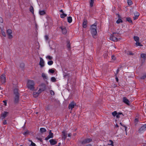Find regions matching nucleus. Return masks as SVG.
<instances>
[{"instance_id": "a878e982", "label": "nucleus", "mask_w": 146, "mask_h": 146, "mask_svg": "<svg viewBox=\"0 0 146 146\" xmlns=\"http://www.w3.org/2000/svg\"><path fill=\"white\" fill-rule=\"evenodd\" d=\"M94 3V0H90V6L91 7L93 6V4Z\"/></svg>"}, {"instance_id": "a19ab883", "label": "nucleus", "mask_w": 146, "mask_h": 146, "mask_svg": "<svg viewBox=\"0 0 146 146\" xmlns=\"http://www.w3.org/2000/svg\"><path fill=\"white\" fill-rule=\"evenodd\" d=\"M127 3L129 5H131L132 4V1L129 0H128L127 1Z\"/></svg>"}, {"instance_id": "72a5a7b5", "label": "nucleus", "mask_w": 146, "mask_h": 146, "mask_svg": "<svg viewBox=\"0 0 146 146\" xmlns=\"http://www.w3.org/2000/svg\"><path fill=\"white\" fill-rule=\"evenodd\" d=\"M46 58L50 60H51L52 59L53 57L49 55H48L46 57Z\"/></svg>"}, {"instance_id": "f3484780", "label": "nucleus", "mask_w": 146, "mask_h": 146, "mask_svg": "<svg viewBox=\"0 0 146 146\" xmlns=\"http://www.w3.org/2000/svg\"><path fill=\"white\" fill-rule=\"evenodd\" d=\"M134 14L135 16L133 17V19L134 20H135L138 19L139 15V14L138 12H136L134 13Z\"/></svg>"}, {"instance_id": "ddd939ff", "label": "nucleus", "mask_w": 146, "mask_h": 146, "mask_svg": "<svg viewBox=\"0 0 146 146\" xmlns=\"http://www.w3.org/2000/svg\"><path fill=\"white\" fill-rule=\"evenodd\" d=\"M8 112H5L4 113L1 114L0 118L3 120L7 116Z\"/></svg>"}, {"instance_id": "4468645a", "label": "nucleus", "mask_w": 146, "mask_h": 146, "mask_svg": "<svg viewBox=\"0 0 146 146\" xmlns=\"http://www.w3.org/2000/svg\"><path fill=\"white\" fill-rule=\"evenodd\" d=\"M91 31L93 37L95 38L94 36L97 33L96 29L91 30Z\"/></svg>"}, {"instance_id": "cd10ccee", "label": "nucleus", "mask_w": 146, "mask_h": 146, "mask_svg": "<svg viewBox=\"0 0 146 146\" xmlns=\"http://www.w3.org/2000/svg\"><path fill=\"white\" fill-rule=\"evenodd\" d=\"M39 13L40 15H43L45 14V12L44 11H40Z\"/></svg>"}, {"instance_id": "603ef678", "label": "nucleus", "mask_w": 146, "mask_h": 146, "mask_svg": "<svg viewBox=\"0 0 146 146\" xmlns=\"http://www.w3.org/2000/svg\"><path fill=\"white\" fill-rule=\"evenodd\" d=\"M111 58L113 60H115V57L113 55L111 56Z\"/></svg>"}, {"instance_id": "ea45409f", "label": "nucleus", "mask_w": 146, "mask_h": 146, "mask_svg": "<svg viewBox=\"0 0 146 146\" xmlns=\"http://www.w3.org/2000/svg\"><path fill=\"white\" fill-rule=\"evenodd\" d=\"M29 133V131L28 130H27L26 131L24 132L23 133V134L25 135L28 134Z\"/></svg>"}, {"instance_id": "a211bd4d", "label": "nucleus", "mask_w": 146, "mask_h": 146, "mask_svg": "<svg viewBox=\"0 0 146 146\" xmlns=\"http://www.w3.org/2000/svg\"><path fill=\"white\" fill-rule=\"evenodd\" d=\"M50 144L52 145H54L56 144L57 142L53 139H51L49 140Z\"/></svg>"}, {"instance_id": "5fc2aeb1", "label": "nucleus", "mask_w": 146, "mask_h": 146, "mask_svg": "<svg viewBox=\"0 0 146 146\" xmlns=\"http://www.w3.org/2000/svg\"><path fill=\"white\" fill-rule=\"evenodd\" d=\"M45 38L46 40H47L48 39V37L47 35H45Z\"/></svg>"}, {"instance_id": "6ab92c4d", "label": "nucleus", "mask_w": 146, "mask_h": 146, "mask_svg": "<svg viewBox=\"0 0 146 146\" xmlns=\"http://www.w3.org/2000/svg\"><path fill=\"white\" fill-rule=\"evenodd\" d=\"M19 97L18 95L15 96V103H17L19 101Z\"/></svg>"}, {"instance_id": "20e7f679", "label": "nucleus", "mask_w": 146, "mask_h": 146, "mask_svg": "<svg viewBox=\"0 0 146 146\" xmlns=\"http://www.w3.org/2000/svg\"><path fill=\"white\" fill-rule=\"evenodd\" d=\"M7 33L8 36V38L9 39H11L13 38V36L12 35V31L10 29H8L6 31Z\"/></svg>"}, {"instance_id": "bb28decb", "label": "nucleus", "mask_w": 146, "mask_h": 146, "mask_svg": "<svg viewBox=\"0 0 146 146\" xmlns=\"http://www.w3.org/2000/svg\"><path fill=\"white\" fill-rule=\"evenodd\" d=\"M30 11L33 14H34V9L33 7L31 6L30 7Z\"/></svg>"}, {"instance_id": "2f4dec72", "label": "nucleus", "mask_w": 146, "mask_h": 146, "mask_svg": "<svg viewBox=\"0 0 146 146\" xmlns=\"http://www.w3.org/2000/svg\"><path fill=\"white\" fill-rule=\"evenodd\" d=\"M42 76L44 79H47V78L46 76V74L44 73L42 74Z\"/></svg>"}, {"instance_id": "680f3d73", "label": "nucleus", "mask_w": 146, "mask_h": 146, "mask_svg": "<svg viewBox=\"0 0 146 146\" xmlns=\"http://www.w3.org/2000/svg\"><path fill=\"white\" fill-rule=\"evenodd\" d=\"M21 65L22 66V67H23L24 66V64L23 63L21 64Z\"/></svg>"}, {"instance_id": "393cba45", "label": "nucleus", "mask_w": 146, "mask_h": 146, "mask_svg": "<svg viewBox=\"0 0 146 146\" xmlns=\"http://www.w3.org/2000/svg\"><path fill=\"white\" fill-rule=\"evenodd\" d=\"M40 132L42 133H43L44 132H45L46 131L45 129L43 128H40Z\"/></svg>"}, {"instance_id": "0eeeda50", "label": "nucleus", "mask_w": 146, "mask_h": 146, "mask_svg": "<svg viewBox=\"0 0 146 146\" xmlns=\"http://www.w3.org/2000/svg\"><path fill=\"white\" fill-rule=\"evenodd\" d=\"M76 105V104L74 101L71 102L68 105V108L69 109H71L72 110V108L74 107Z\"/></svg>"}, {"instance_id": "c85d7f7f", "label": "nucleus", "mask_w": 146, "mask_h": 146, "mask_svg": "<svg viewBox=\"0 0 146 146\" xmlns=\"http://www.w3.org/2000/svg\"><path fill=\"white\" fill-rule=\"evenodd\" d=\"M126 20L130 23H132V21L130 17H127L126 18Z\"/></svg>"}, {"instance_id": "c03bdc74", "label": "nucleus", "mask_w": 146, "mask_h": 146, "mask_svg": "<svg viewBox=\"0 0 146 146\" xmlns=\"http://www.w3.org/2000/svg\"><path fill=\"white\" fill-rule=\"evenodd\" d=\"M67 47L68 48H70V44L69 42H68L67 44Z\"/></svg>"}, {"instance_id": "e433bc0d", "label": "nucleus", "mask_w": 146, "mask_h": 146, "mask_svg": "<svg viewBox=\"0 0 146 146\" xmlns=\"http://www.w3.org/2000/svg\"><path fill=\"white\" fill-rule=\"evenodd\" d=\"M67 16V15L65 14L64 13L60 15V17L62 18H63Z\"/></svg>"}, {"instance_id": "c756f323", "label": "nucleus", "mask_w": 146, "mask_h": 146, "mask_svg": "<svg viewBox=\"0 0 146 146\" xmlns=\"http://www.w3.org/2000/svg\"><path fill=\"white\" fill-rule=\"evenodd\" d=\"M51 80L52 82H55L56 81V79L54 77H52L51 78Z\"/></svg>"}, {"instance_id": "6e6d98bb", "label": "nucleus", "mask_w": 146, "mask_h": 146, "mask_svg": "<svg viewBox=\"0 0 146 146\" xmlns=\"http://www.w3.org/2000/svg\"><path fill=\"white\" fill-rule=\"evenodd\" d=\"M7 123L6 120H5L3 122V124L4 125H5Z\"/></svg>"}, {"instance_id": "13d9d810", "label": "nucleus", "mask_w": 146, "mask_h": 146, "mask_svg": "<svg viewBox=\"0 0 146 146\" xmlns=\"http://www.w3.org/2000/svg\"><path fill=\"white\" fill-rule=\"evenodd\" d=\"M119 70L118 69L116 71V73L115 74V75H116L118 73V72H119Z\"/></svg>"}, {"instance_id": "f704fd0d", "label": "nucleus", "mask_w": 146, "mask_h": 146, "mask_svg": "<svg viewBox=\"0 0 146 146\" xmlns=\"http://www.w3.org/2000/svg\"><path fill=\"white\" fill-rule=\"evenodd\" d=\"M141 57L144 58V60H145V58L146 55L145 54H142L141 55Z\"/></svg>"}, {"instance_id": "8fccbe9b", "label": "nucleus", "mask_w": 146, "mask_h": 146, "mask_svg": "<svg viewBox=\"0 0 146 146\" xmlns=\"http://www.w3.org/2000/svg\"><path fill=\"white\" fill-rule=\"evenodd\" d=\"M3 102L4 103V105L6 106L7 105V101L6 100H4L3 101Z\"/></svg>"}, {"instance_id": "f257e3e1", "label": "nucleus", "mask_w": 146, "mask_h": 146, "mask_svg": "<svg viewBox=\"0 0 146 146\" xmlns=\"http://www.w3.org/2000/svg\"><path fill=\"white\" fill-rule=\"evenodd\" d=\"M35 83L34 81L29 80L27 84V88L33 91L35 88Z\"/></svg>"}, {"instance_id": "bf43d9fd", "label": "nucleus", "mask_w": 146, "mask_h": 146, "mask_svg": "<svg viewBox=\"0 0 146 146\" xmlns=\"http://www.w3.org/2000/svg\"><path fill=\"white\" fill-rule=\"evenodd\" d=\"M71 135V133H69L68 135V137H70Z\"/></svg>"}, {"instance_id": "5701e85b", "label": "nucleus", "mask_w": 146, "mask_h": 146, "mask_svg": "<svg viewBox=\"0 0 146 146\" xmlns=\"http://www.w3.org/2000/svg\"><path fill=\"white\" fill-rule=\"evenodd\" d=\"M134 40L136 42L139 41V38L138 36H134Z\"/></svg>"}, {"instance_id": "1a4fd4ad", "label": "nucleus", "mask_w": 146, "mask_h": 146, "mask_svg": "<svg viewBox=\"0 0 146 146\" xmlns=\"http://www.w3.org/2000/svg\"><path fill=\"white\" fill-rule=\"evenodd\" d=\"M123 102L127 105H130L129 101L125 97L123 98Z\"/></svg>"}, {"instance_id": "39448f33", "label": "nucleus", "mask_w": 146, "mask_h": 146, "mask_svg": "<svg viewBox=\"0 0 146 146\" xmlns=\"http://www.w3.org/2000/svg\"><path fill=\"white\" fill-rule=\"evenodd\" d=\"M146 130V124L142 126L139 129L138 131L140 133H142Z\"/></svg>"}, {"instance_id": "0e129e2a", "label": "nucleus", "mask_w": 146, "mask_h": 146, "mask_svg": "<svg viewBox=\"0 0 146 146\" xmlns=\"http://www.w3.org/2000/svg\"><path fill=\"white\" fill-rule=\"evenodd\" d=\"M115 127H119L118 125L117 124L116 125Z\"/></svg>"}, {"instance_id": "de8ad7c7", "label": "nucleus", "mask_w": 146, "mask_h": 146, "mask_svg": "<svg viewBox=\"0 0 146 146\" xmlns=\"http://www.w3.org/2000/svg\"><path fill=\"white\" fill-rule=\"evenodd\" d=\"M109 142L111 143L109 144H108V145H111L113 146V141L111 140H109Z\"/></svg>"}, {"instance_id": "2eb2a0df", "label": "nucleus", "mask_w": 146, "mask_h": 146, "mask_svg": "<svg viewBox=\"0 0 146 146\" xmlns=\"http://www.w3.org/2000/svg\"><path fill=\"white\" fill-rule=\"evenodd\" d=\"M67 134L64 131H63L62 132V139L65 140L67 137Z\"/></svg>"}, {"instance_id": "dca6fc26", "label": "nucleus", "mask_w": 146, "mask_h": 146, "mask_svg": "<svg viewBox=\"0 0 146 146\" xmlns=\"http://www.w3.org/2000/svg\"><path fill=\"white\" fill-rule=\"evenodd\" d=\"M88 23V21L86 19H84V21L83 23V27L84 28H85L87 27V24Z\"/></svg>"}, {"instance_id": "e2e57ef3", "label": "nucleus", "mask_w": 146, "mask_h": 146, "mask_svg": "<svg viewBox=\"0 0 146 146\" xmlns=\"http://www.w3.org/2000/svg\"><path fill=\"white\" fill-rule=\"evenodd\" d=\"M60 12H62V13H63V11L62 10H61L60 11Z\"/></svg>"}, {"instance_id": "4be33fe9", "label": "nucleus", "mask_w": 146, "mask_h": 146, "mask_svg": "<svg viewBox=\"0 0 146 146\" xmlns=\"http://www.w3.org/2000/svg\"><path fill=\"white\" fill-rule=\"evenodd\" d=\"M96 25L97 24L96 23H94V24L92 25L91 26V30L96 29Z\"/></svg>"}, {"instance_id": "09e8293b", "label": "nucleus", "mask_w": 146, "mask_h": 146, "mask_svg": "<svg viewBox=\"0 0 146 146\" xmlns=\"http://www.w3.org/2000/svg\"><path fill=\"white\" fill-rule=\"evenodd\" d=\"M50 93L52 95H54V91L52 90H50Z\"/></svg>"}, {"instance_id": "aec40b11", "label": "nucleus", "mask_w": 146, "mask_h": 146, "mask_svg": "<svg viewBox=\"0 0 146 146\" xmlns=\"http://www.w3.org/2000/svg\"><path fill=\"white\" fill-rule=\"evenodd\" d=\"M40 93H41L38 92V90L37 92H34L33 93V96L34 97L36 98L38 96L39 94Z\"/></svg>"}, {"instance_id": "69168bd1", "label": "nucleus", "mask_w": 146, "mask_h": 146, "mask_svg": "<svg viewBox=\"0 0 146 146\" xmlns=\"http://www.w3.org/2000/svg\"><path fill=\"white\" fill-rule=\"evenodd\" d=\"M86 146H92L91 145L89 144Z\"/></svg>"}, {"instance_id": "b1692460", "label": "nucleus", "mask_w": 146, "mask_h": 146, "mask_svg": "<svg viewBox=\"0 0 146 146\" xmlns=\"http://www.w3.org/2000/svg\"><path fill=\"white\" fill-rule=\"evenodd\" d=\"M67 20L68 22V23H71L72 21V17L70 16L68 17L67 18Z\"/></svg>"}, {"instance_id": "4d7b16f0", "label": "nucleus", "mask_w": 146, "mask_h": 146, "mask_svg": "<svg viewBox=\"0 0 146 146\" xmlns=\"http://www.w3.org/2000/svg\"><path fill=\"white\" fill-rule=\"evenodd\" d=\"M115 77H116L115 79H116V81L117 82H118V78L117 77V75H115Z\"/></svg>"}, {"instance_id": "c9c22d12", "label": "nucleus", "mask_w": 146, "mask_h": 146, "mask_svg": "<svg viewBox=\"0 0 146 146\" xmlns=\"http://www.w3.org/2000/svg\"><path fill=\"white\" fill-rule=\"evenodd\" d=\"M53 62L52 60H50L48 62V64L49 65H51L53 64Z\"/></svg>"}, {"instance_id": "473e14b6", "label": "nucleus", "mask_w": 146, "mask_h": 146, "mask_svg": "<svg viewBox=\"0 0 146 146\" xmlns=\"http://www.w3.org/2000/svg\"><path fill=\"white\" fill-rule=\"evenodd\" d=\"M136 45L137 46H142L143 45L141 44V43L139 42V41L136 42Z\"/></svg>"}, {"instance_id": "f8f14e48", "label": "nucleus", "mask_w": 146, "mask_h": 146, "mask_svg": "<svg viewBox=\"0 0 146 146\" xmlns=\"http://www.w3.org/2000/svg\"><path fill=\"white\" fill-rule=\"evenodd\" d=\"M62 30V32L63 34H65L67 33V30L66 28L64 26H61L60 27Z\"/></svg>"}, {"instance_id": "58836bf2", "label": "nucleus", "mask_w": 146, "mask_h": 146, "mask_svg": "<svg viewBox=\"0 0 146 146\" xmlns=\"http://www.w3.org/2000/svg\"><path fill=\"white\" fill-rule=\"evenodd\" d=\"M123 22L122 20L121 19H118L116 21V23H120Z\"/></svg>"}, {"instance_id": "37998d69", "label": "nucleus", "mask_w": 146, "mask_h": 146, "mask_svg": "<svg viewBox=\"0 0 146 146\" xmlns=\"http://www.w3.org/2000/svg\"><path fill=\"white\" fill-rule=\"evenodd\" d=\"M49 72L50 73L52 74L55 71L54 70L51 69L49 70Z\"/></svg>"}, {"instance_id": "338daca9", "label": "nucleus", "mask_w": 146, "mask_h": 146, "mask_svg": "<svg viewBox=\"0 0 146 146\" xmlns=\"http://www.w3.org/2000/svg\"><path fill=\"white\" fill-rule=\"evenodd\" d=\"M120 124L121 125H122V126H123V125H122V123H120Z\"/></svg>"}, {"instance_id": "7c9ffc66", "label": "nucleus", "mask_w": 146, "mask_h": 146, "mask_svg": "<svg viewBox=\"0 0 146 146\" xmlns=\"http://www.w3.org/2000/svg\"><path fill=\"white\" fill-rule=\"evenodd\" d=\"M14 93L16 95H18V90L17 89H15L14 90Z\"/></svg>"}, {"instance_id": "49530a36", "label": "nucleus", "mask_w": 146, "mask_h": 146, "mask_svg": "<svg viewBox=\"0 0 146 146\" xmlns=\"http://www.w3.org/2000/svg\"><path fill=\"white\" fill-rule=\"evenodd\" d=\"M145 78H146V75H144L140 77V79H144Z\"/></svg>"}, {"instance_id": "a18cd8bd", "label": "nucleus", "mask_w": 146, "mask_h": 146, "mask_svg": "<svg viewBox=\"0 0 146 146\" xmlns=\"http://www.w3.org/2000/svg\"><path fill=\"white\" fill-rule=\"evenodd\" d=\"M1 34H2V35L4 37H5L6 36V34L5 33V32L3 31L2 30H1Z\"/></svg>"}, {"instance_id": "4c0bfd02", "label": "nucleus", "mask_w": 146, "mask_h": 146, "mask_svg": "<svg viewBox=\"0 0 146 146\" xmlns=\"http://www.w3.org/2000/svg\"><path fill=\"white\" fill-rule=\"evenodd\" d=\"M112 114L113 116H116L117 115V113L116 111H114L112 113Z\"/></svg>"}, {"instance_id": "9d476101", "label": "nucleus", "mask_w": 146, "mask_h": 146, "mask_svg": "<svg viewBox=\"0 0 146 146\" xmlns=\"http://www.w3.org/2000/svg\"><path fill=\"white\" fill-rule=\"evenodd\" d=\"M53 137V134L51 132V130H50L49 131V134L48 135V136L46 137V140H48L50 138H52Z\"/></svg>"}, {"instance_id": "6e6552de", "label": "nucleus", "mask_w": 146, "mask_h": 146, "mask_svg": "<svg viewBox=\"0 0 146 146\" xmlns=\"http://www.w3.org/2000/svg\"><path fill=\"white\" fill-rule=\"evenodd\" d=\"M0 80L2 83H4L6 82V78L5 75L2 74L1 75L0 77Z\"/></svg>"}, {"instance_id": "052dcab7", "label": "nucleus", "mask_w": 146, "mask_h": 146, "mask_svg": "<svg viewBox=\"0 0 146 146\" xmlns=\"http://www.w3.org/2000/svg\"><path fill=\"white\" fill-rule=\"evenodd\" d=\"M138 119L136 118L135 119V122L138 121Z\"/></svg>"}, {"instance_id": "864d4df0", "label": "nucleus", "mask_w": 146, "mask_h": 146, "mask_svg": "<svg viewBox=\"0 0 146 146\" xmlns=\"http://www.w3.org/2000/svg\"><path fill=\"white\" fill-rule=\"evenodd\" d=\"M128 55H133V54L132 52H129L128 53Z\"/></svg>"}, {"instance_id": "7ed1b4c3", "label": "nucleus", "mask_w": 146, "mask_h": 146, "mask_svg": "<svg viewBox=\"0 0 146 146\" xmlns=\"http://www.w3.org/2000/svg\"><path fill=\"white\" fill-rule=\"evenodd\" d=\"M92 141V139L90 138H87L84 139L82 141H80L78 142V144H80L82 145H84L85 144L88 143Z\"/></svg>"}, {"instance_id": "3c124183", "label": "nucleus", "mask_w": 146, "mask_h": 146, "mask_svg": "<svg viewBox=\"0 0 146 146\" xmlns=\"http://www.w3.org/2000/svg\"><path fill=\"white\" fill-rule=\"evenodd\" d=\"M3 22V20L2 17H0V23H2Z\"/></svg>"}, {"instance_id": "9b49d317", "label": "nucleus", "mask_w": 146, "mask_h": 146, "mask_svg": "<svg viewBox=\"0 0 146 146\" xmlns=\"http://www.w3.org/2000/svg\"><path fill=\"white\" fill-rule=\"evenodd\" d=\"M44 62L43 59L41 57L40 58V62H39V65L40 67L42 68L44 66Z\"/></svg>"}, {"instance_id": "79ce46f5", "label": "nucleus", "mask_w": 146, "mask_h": 146, "mask_svg": "<svg viewBox=\"0 0 146 146\" xmlns=\"http://www.w3.org/2000/svg\"><path fill=\"white\" fill-rule=\"evenodd\" d=\"M30 142H31V143L30 146H36V144L34 143H33L31 140H29Z\"/></svg>"}, {"instance_id": "f03ea898", "label": "nucleus", "mask_w": 146, "mask_h": 146, "mask_svg": "<svg viewBox=\"0 0 146 146\" xmlns=\"http://www.w3.org/2000/svg\"><path fill=\"white\" fill-rule=\"evenodd\" d=\"M119 35L117 33H113L111 36L110 39L113 41H117L118 40V38L119 37Z\"/></svg>"}, {"instance_id": "423d86ee", "label": "nucleus", "mask_w": 146, "mask_h": 146, "mask_svg": "<svg viewBox=\"0 0 146 146\" xmlns=\"http://www.w3.org/2000/svg\"><path fill=\"white\" fill-rule=\"evenodd\" d=\"M40 88L38 90V92L41 93L46 89V86L44 84H42L39 86Z\"/></svg>"}, {"instance_id": "774afa93", "label": "nucleus", "mask_w": 146, "mask_h": 146, "mask_svg": "<svg viewBox=\"0 0 146 146\" xmlns=\"http://www.w3.org/2000/svg\"><path fill=\"white\" fill-rule=\"evenodd\" d=\"M59 145H59H60V143H59L58 144Z\"/></svg>"}, {"instance_id": "412c9836", "label": "nucleus", "mask_w": 146, "mask_h": 146, "mask_svg": "<svg viewBox=\"0 0 146 146\" xmlns=\"http://www.w3.org/2000/svg\"><path fill=\"white\" fill-rule=\"evenodd\" d=\"M123 115L122 113H121L119 112L117 114V115H116V117L117 118L123 117Z\"/></svg>"}]
</instances>
